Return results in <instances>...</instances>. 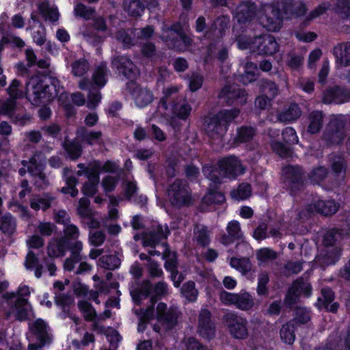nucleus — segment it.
Masks as SVG:
<instances>
[{
    "label": "nucleus",
    "mask_w": 350,
    "mask_h": 350,
    "mask_svg": "<svg viewBox=\"0 0 350 350\" xmlns=\"http://www.w3.org/2000/svg\"><path fill=\"white\" fill-rule=\"evenodd\" d=\"M237 107L223 109L212 116L207 117L204 122L208 135L213 138L222 137L229 129L230 123L240 114Z\"/></svg>",
    "instance_id": "1"
},
{
    "label": "nucleus",
    "mask_w": 350,
    "mask_h": 350,
    "mask_svg": "<svg viewBox=\"0 0 350 350\" xmlns=\"http://www.w3.org/2000/svg\"><path fill=\"white\" fill-rule=\"evenodd\" d=\"M179 18L183 23L176 21L167 27V30L176 34V36L167 37L166 41L169 42L172 49L183 51L192 46L193 40L191 36L187 34L184 30V25L188 22L187 15L180 14Z\"/></svg>",
    "instance_id": "2"
},
{
    "label": "nucleus",
    "mask_w": 350,
    "mask_h": 350,
    "mask_svg": "<svg viewBox=\"0 0 350 350\" xmlns=\"http://www.w3.org/2000/svg\"><path fill=\"white\" fill-rule=\"evenodd\" d=\"M347 120L342 115L332 118L323 133V139L328 146L343 144L346 137Z\"/></svg>",
    "instance_id": "3"
},
{
    "label": "nucleus",
    "mask_w": 350,
    "mask_h": 350,
    "mask_svg": "<svg viewBox=\"0 0 350 350\" xmlns=\"http://www.w3.org/2000/svg\"><path fill=\"white\" fill-rule=\"evenodd\" d=\"M167 195L172 205L178 208L189 206L193 202L189 187L182 179H176L169 186Z\"/></svg>",
    "instance_id": "4"
},
{
    "label": "nucleus",
    "mask_w": 350,
    "mask_h": 350,
    "mask_svg": "<svg viewBox=\"0 0 350 350\" xmlns=\"http://www.w3.org/2000/svg\"><path fill=\"white\" fill-rule=\"evenodd\" d=\"M224 321L231 337L237 340H245L249 336L247 320L234 312L224 316Z\"/></svg>",
    "instance_id": "5"
},
{
    "label": "nucleus",
    "mask_w": 350,
    "mask_h": 350,
    "mask_svg": "<svg viewBox=\"0 0 350 350\" xmlns=\"http://www.w3.org/2000/svg\"><path fill=\"white\" fill-rule=\"evenodd\" d=\"M286 185L292 196L302 191L305 185V172L299 165H287L283 168Z\"/></svg>",
    "instance_id": "6"
},
{
    "label": "nucleus",
    "mask_w": 350,
    "mask_h": 350,
    "mask_svg": "<svg viewBox=\"0 0 350 350\" xmlns=\"http://www.w3.org/2000/svg\"><path fill=\"white\" fill-rule=\"evenodd\" d=\"M111 66L120 77H124L131 81L135 80L138 70L131 59L124 55H117L112 58Z\"/></svg>",
    "instance_id": "7"
},
{
    "label": "nucleus",
    "mask_w": 350,
    "mask_h": 350,
    "mask_svg": "<svg viewBox=\"0 0 350 350\" xmlns=\"http://www.w3.org/2000/svg\"><path fill=\"white\" fill-rule=\"evenodd\" d=\"M247 92L245 89L234 85H225L219 91L218 98L228 106L243 105L247 103Z\"/></svg>",
    "instance_id": "8"
},
{
    "label": "nucleus",
    "mask_w": 350,
    "mask_h": 350,
    "mask_svg": "<svg viewBox=\"0 0 350 350\" xmlns=\"http://www.w3.org/2000/svg\"><path fill=\"white\" fill-rule=\"evenodd\" d=\"M220 299L225 305H234L241 310H249L254 306V300L250 293L246 291L240 293H232L223 291L220 293Z\"/></svg>",
    "instance_id": "9"
},
{
    "label": "nucleus",
    "mask_w": 350,
    "mask_h": 350,
    "mask_svg": "<svg viewBox=\"0 0 350 350\" xmlns=\"http://www.w3.org/2000/svg\"><path fill=\"white\" fill-rule=\"evenodd\" d=\"M218 167L223 176L229 178L235 179L245 172V168L240 159L234 155H230L219 159Z\"/></svg>",
    "instance_id": "10"
},
{
    "label": "nucleus",
    "mask_w": 350,
    "mask_h": 350,
    "mask_svg": "<svg viewBox=\"0 0 350 350\" xmlns=\"http://www.w3.org/2000/svg\"><path fill=\"white\" fill-rule=\"evenodd\" d=\"M323 102L325 104H343L350 99V92L340 85L327 88L323 92Z\"/></svg>",
    "instance_id": "11"
},
{
    "label": "nucleus",
    "mask_w": 350,
    "mask_h": 350,
    "mask_svg": "<svg viewBox=\"0 0 350 350\" xmlns=\"http://www.w3.org/2000/svg\"><path fill=\"white\" fill-rule=\"evenodd\" d=\"M198 333L205 340H212L216 335V327L211 320V312L208 309H203L198 317Z\"/></svg>",
    "instance_id": "12"
},
{
    "label": "nucleus",
    "mask_w": 350,
    "mask_h": 350,
    "mask_svg": "<svg viewBox=\"0 0 350 350\" xmlns=\"http://www.w3.org/2000/svg\"><path fill=\"white\" fill-rule=\"evenodd\" d=\"M254 48L258 53L264 55H273L279 50V44L275 38L270 34H262L254 38Z\"/></svg>",
    "instance_id": "13"
},
{
    "label": "nucleus",
    "mask_w": 350,
    "mask_h": 350,
    "mask_svg": "<svg viewBox=\"0 0 350 350\" xmlns=\"http://www.w3.org/2000/svg\"><path fill=\"white\" fill-rule=\"evenodd\" d=\"M284 16L278 4H271L267 8L264 27L269 31H278L282 27Z\"/></svg>",
    "instance_id": "14"
},
{
    "label": "nucleus",
    "mask_w": 350,
    "mask_h": 350,
    "mask_svg": "<svg viewBox=\"0 0 350 350\" xmlns=\"http://www.w3.org/2000/svg\"><path fill=\"white\" fill-rule=\"evenodd\" d=\"M227 234L223 233L219 238V242L223 245L227 247L235 241L243 239V233L241 230L239 221L237 220H231L226 226Z\"/></svg>",
    "instance_id": "15"
},
{
    "label": "nucleus",
    "mask_w": 350,
    "mask_h": 350,
    "mask_svg": "<svg viewBox=\"0 0 350 350\" xmlns=\"http://www.w3.org/2000/svg\"><path fill=\"white\" fill-rule=\"evenodd\" d=\"M29 84L32 85L33 100L36 104L41 102L42 99L51 96L49 92L50 85L42 77L38 76L31 77L27 85Z\"/></svg>",
    "instance_id": "16"
},
{
    "label": "nucleus",
    "mask_w": 350,
    "mask_h": 350,
    "mask_svg": "<svg viewBox=\"0 0 350 350\" xmlns=\"http://www.w3.org/2000/svg\"><path fill=\"white\" fill-rule=\"evenodd\" d=\"M230 19L227 16H219L210 25L206 31V38L216 40L222 38L229 27Z\"/></svg>",
    "instance_id": "17"
},
{
    "label": "nucleus",
    "mask_w": 350,
    "mask_h": 350,
    "mask_svg": "<svg viewBox=\"0 0 350 350\" xmlns=\"http://www.w3.org/2000/svg\"><path fill=\"white\" fill-rule=\"evenodd\" d=\"M256 16V5L254 3L245 2L238 5L234 20L241 25L250 24Z\"/></svg>",
    "instance_id": "18"
},
{
    "label": "nucleus",
    "mask_w": 350,
    "mask_h": 350,
    "mask_svg": "<svg viewBox=\"0 0 350 350\" xmlns=\"http://www.w3.org/2000/svg\"><path fill=\"white\" fill-rule=\"evenodd\" d=\"M69 246L68 237L52 238L48 243L47 254L51 258L62 257L66 254Z\"/></svg>",
    "instance_id": "19"
},
{
    "label": "nucleus",
    "mask_w": 350,
    "mask_h": 350,
    "mask_svg": "<svg viewBox=\"0 0 350 350\" xmlns=\"http://www.w3.org/2000/svg\"><path fill=\"white\" fill-rule=\"evenodd\" d=\"M192 111L191 105L185 99L175 100L173 99L171 105L172 114L178 119L186 121Z\"/></svg>",
    "instance_id": "20"
},
{
    "label": "nucleus",
    "mask_w": 350,
    "mask_h": 350,
    "mask_svg": "<svg viewBox=\"0 0 350 350\" xmlns=\"http://www.w3.org/2000/svg\"><path fill=\"white\" fill-rule=\"evenodd\" d=\"M336 62L343 66H350V42L338 43L333 49Z\"/></svg>",
    "instance_id": "21"
},
{
    "label": "nucleus",
    "mask_w": 350,
    "mask_h": 350,
    "mask_svg": "<svg viewBox=\"0 0 350 350\" xmlns=\"http://www.w3.org/2000/svg\"><path fill=\"white\" fill-rule=\"evenodd\" d=\"M47 325L42 319H36L30 326L29 330L37 341H42V345H46L49 339L47 333Z\"/></svg>",
    "instance_id": "22"
},
{
    "label": "nucleus",
    "mask_w": 350,
    "mask_h": 350,
    "mask_svg": "<svg viewBox=\"0 0 350 350\" xmlns=\"http://www.w3.org/2000/svg\"><path fill=\"white\" fill-rule=\"evenodd\" d=\"M16 219L10 213H0V231L4 234L13 235L16 230Z\"/></svg>",
    "instance_id": "23"
},
{
    "label": "nucleus",
    "mask_w": 350,
    "mask_h": 350,
    "mask_svg": "<svg viewBox=\"0 0 350 350\" xmlns=\"http://www.w3.org/2000/svg\"><path fill=\"white\" fill-rule=\"evenodd\" d=\"M108 72L109 70L106 62H101L96 67L92 74V81L93 84L99 89L104 88L108 81Z\"/></svg>",
    "instance_id": "24"
},
{
    "label": "nucleus",
    "mask_w": 350,
    "mask_h": 350,
    "mask_svg": "<svg viewBox=\"0 0 350 350\" xmlns=\"http://www.w3.org/2000/svg\"><path fill=\"white\" fill-rule=\"evenodd\" d=\"M324 113L321 111L314 110L309 113L307 131L310 134L319 133L323 127Z\"/></svg>",
    "instance_id": "25"
},
{
    "label": "nucleus",
    "mask_w": 350,
    "mask_h": 350,
    "mask_svg": "<svg viewBox=\"0 0 350 350\" xmlns=\"http://www.w3.org/2000/svg\"><path fill=\"white\" fill-rule=\"evenodd\" d=\"M122 6L130 16L135 18L142 16L145 11V5L141 0H124Z\"/></svg>",
    "instance_id": "26"
},
{
    "label": "nucleus",
    "mask_w": 350,
    "mask_h": 350,
    "mask_svg": "<svg viewBox=\"0 0 350 350\" xmlns=\"http://www.w3.org/2000/svg\"><path fill=\"white\" fill-rule=\"evenodd\" d=\"M315 211L325 216H331L336 213L338 204L333 200H318L314 204Z\"/></svg>",
    "instance_id": "27"
},
{
    "label": "nucleus",
    "mask_w": 350,
    "mask_h": 350,
    "mask_svg": "<svg viewBox=\"0 0 350 350\" xmlns=\"http://www.w3.org/2000/svg\"><path fill=\"white\" fill-rule=\"evenodd\" d=\"M53 198L48 193H44L42 196H36L30 200V207L38 211L42 209L46 211L51 206Z\"/></svg>",
    "instance_id": "28"
},
{
    "label": "nucleus",
    "mask_w": 350,
    "mask_h": 350,
    "mask_svg": "<svg viewBox=\"0 0 350 350\" xmlns=\"http://www.w3.org/2000/svg\"><path fill=\"white\" fill-rule=\"evenodd\" d=\"M63 148L66 151L68 157L72 161H76L82 154L83 148L81 144L76 139L69 141L66 139L63 143Z\"/></svg>",
    "instance_id": "29"
},
{
    "label": "nucleus",
    "mask_w": 350,
    "mask_h": 350,
    "mask_svg": "<svg viewBox=\"0 0 350 350\" xmlns=\"http://www.w3.org/2000/svg\"><path fill=\"white\" fill-rule=\"evenodd\" d=\"M102 132L90 131L85 126H81L77 130V135L81 138V141L89 146H92L97 143L102 137Z\"/></svg>",
    "instance_id": "30"
},
{
    "label": "nucleus",
    "mask_w": 350,
    "mask_h": 350,
    "mask_svg": "<svg viewBox=\"0 0 350 350\" xmlns=\"http://www.w3.org/2000/svg\"><path fill=\"white\" fill-rule=\"evenodd\" d=\"M259 75L257 65L254 62H247L245 66V71L239 77V81L244 85L256 81Z\"/></svg>",
    "instance_id": "31"
},
{
    "label": "nucleus",
    "mask_w": 350,
    "mask_h": 350,
    "mask_svg": "<svg viewBox=\"0 0 350 350\" xmlns=\"http://www.w3.org/2000/svg\"><path fill=\"white\" fill-rule=\"evenodd\" d=\"M195 239L198 245L202 247H206L211 243L210 232L207 226L204 225H196L193 228Z\"/></svg>",
    "instance_id": "32"
},
{
    "label": "nucleus",
    "mask_w": 350,
    "mask_h": 350,
    "mask_svg": "<svg viewBox=\"0 0 350 350\" xmlns=\"http://www.w3.org/2000/svg\"><path fill=\"white\" fill-rule=\"evenodd\" d=\"M256 130L251 126H241L237 128L236 137L234 138L235 144H243L251 141L255 135Z\"/></svg>",
    "instance_id": "33"
},
{
    "label": "nucleus",
    "mask_w": 350,
    "mask_h": 350,
    "mask_svg": "<svg viewBox=\"0 0 350 350\" xmlns=\"http://www.w3.org/2000/svg\"><path fill=\"white\" fill-rule=\"evenodd\" d=\"M330 162V168L334 176H339L341 174H345L347 163L342 156L334 155L331 157Z\"/></svg>",
    "instance_id": "34"
},
{
    "label": "nucleus",
    "mask_w": 350,
    "mask_h": 350,
    "mask_svg": "<svg viewBox=\"0 0 350 350\" xmlns=\"http://www.w3.org/2000/svg\"><path fill=\"white\" fill-rule=\"evenodd\" d=\"M121 264L120 258L113 254L103 255L99 257L98 265L101 268L107 270H115L118 269Z\"/></svg>",
    "instance_id": "35"
},
{
    "label": "nucleus",
    "mask_w": 350,
    "mask_h": 350,
    "mask_svg": "<svg viewBox=\"0 0 350 350\" xmlns=\"http://www.w3.org/2000/svg\"><path fill=\"white\" fill-rule=\"evenodd\" d=\"M77 306L86 321L92 322L96 319V311L91 303L86 300H81L78 301Z\"/></svg>",
    "instance_id": "36"
},
{
    "label": "nucleus",
    "mask_w": 350,
    "mask_h": 350,
    "mask_svg": "<svg viewBox=\"0 0 350 350\" xmlns=\"http://www.w3.org/2000/svg\"><path fill=\"white\" fill-rule=\"evenodd\" d=\"M301 114V111L295 103H291L287 109L282 112L279 116L281 121L291 122L298 119Z\"/></svg>",
    "instance_id": "37"
},
{
    "label": "nucleus",
    "mask_w": 350,
    "mask_h": 350,
    "mask_svg": "<svg viewBox=\"0 0 350 350\" xmlns=\"http://www.w3.org/2000/svg\"><path fill=\"white\" fill-rule=\"evenodd\" d=\"M181 293L188 301L195 302L198 299L199 293L196 288V283L192 280H189L183 284Z\"/></svg>",
    "instance_id": "38"
},
{
    "label": "nucleus",
    "mask_w": 350,
    "mask_h": 350,
    "mask_svg": "<svg viewBox=\"0 0 350 350\" xmlns=\"http://www.w3.org/2000/svg\"><path fill=\"white\" fill-rule=\"evenodd\" d=\"M282 341L287 345H293L295 340V325L291 322L284 324L280 331Z\"/></svg>",
    "instance_id": "39"
},
{
    "label": "nucleus",
    "mask_w": 350,
    "mask_h": 350,
    "mask_svg": "<svg viewBox=\"0 0 350 350\" xmlns=\"http://www.w3.org/2000/svg\"><path fill=\"white\" fill-rule=\"evenodd\" d=\"M291 286L299 296L303 295L305 297H310L312 295V288L311 284L306 283L301 278L294 280Z\"/></svg>",
    "instance_id": "40"
},
{
    "label": "nucleus",
    "mask_w": 350,
    "mask_h": 350,
    "mask_svg": "<svg viewBox=\"0 0 350 350\" xmlns=\"http://www.w3.org/2000/svg\"><path fill=\"white\" fill-rule=\"evenodd\" d=\"M252 193L251 185L247 183H242L239 185L236 190L231 191V197L238 200H245L251 196Z\"/></svg>",
    "instance_id": "41"
},
{
    "label": "nucleus",
    "mask_w": 350,
    "mask_h": 350,
    "mask_svg": "<svg viewBox=\"0 0 350 350\" xmlns=\"http://www.w3.org/2000/svg\"><path fill=\"white\" fill-rule=\"evenodd\" d=\"M328 175V170L324 166L314 167L308 174V178L313 185L320 184Z\"/></svg>",
    "instance_id": "42"
},
{
    "label": "nucleus",
    "mask_w": 350,
    "mask_h": 350,
    "mask_svg": "<svg viewBox=\"0 0 350 350\" xmlns=\"http://www.w3.org/2000/svg\"><path fill=\"white\" fill-rule=\"evenodd\" d=\"M269 280V276L267 272L263 271L258 274L256 288V293L258 296L267 297L269 295V290L267 285Z\"/></svg>",
    "instance_id": "43"
},
{
    "label": "nucleus",
    "mask_w": 350,
    "mask_h": 350,
    "mask_svg": "<svg viewBox=\"0 0 350 350\" xmlns=\"http://www.w3.org/2000/svg\"><path fill=\"white\" fill-rule=\"evenodd\" d=\"M271 147L273 151L282 159H288L292 157V148L281 142H272Z\"/></svg>",
    "instance_id": "44"
},
{
    "label": "nucleus",
    "mask_w": 350,
    "mask_h": 350,
    "mask_svg": "<svg viewBox=\"0 0 350 350\" xmlns=\"http://www.w3.org/2000/svg\"><path fill=\"white\" fill-rule=\"evenodd\" d=\"M154 98L152 92L148 89H142L135 98V104L140 108L145 107L150 104Z\"/></svg>",
    "instance_id": "45"
},
{
    "label": "nucleus",
    "mask_w": 350,
    "mask_h": 350,
    "mask_svg": "<svg viewBox=\"0 0 350 350\" xmlns=\"http://www.w3.org/2000/svg\"><path fill=\"white\" fill-rule=\"evenodd\" d=\"M260 88L263 94L269 97V100H273L278 94V85L269 79H263L261 81Z\"/></svg>",
    "instance_id": "46"
},
{
    "label": "nucleus",
    "mask_w": 350,
    "mask_h": 350,
    "mask_svg": "<svg viewBox=\"0 0 350 350\" xmlns=\"http://www.w3.org/2000/svg\"><path fill=\"white\" fill-rule=\"evenodd\" d=\"M79 183L78 178L75 176H69L66 178V186L62 187L61 192L63 194H70L75 198L78 195L79 191L77 189V185Z\"/></svg>",
    "instance_id": "47"
},
{
    "label": "nucleus",
    "mask_w": 350,
    "mask_h": 350,
    "mask_svg": "<svg viewBox=\"0 0 350 350\" xmlns=\"http://www.w3.org/2000/svg\"><path fill=\"white\" fill-rule=\"evenodd\" d=\"M311 319L309 310L306 307L299 308L295 310L292 323L295 326L305 325Z\"/></svg>",
    "instance_id": "48"
},
{
    "label": "nucleus",
    "mask_w": 350,
    "mask_h": 350,
    "mask_svg": "<svg viewBox=\"0 0 350 350\" xmlns=\"http://www.w3.org/2000/svg\"><path fill=\"white\" fill-rule=\"evenodd\" d=\"M101 172V165L99 162H96L92 167H85L84 174L89 183H93L98 185L100 181V173Z\"/></svg>",
    "instance_id": "49"
},
{
    "label": "nucleus",
    "mask_w": 350,
    "mask_h": 350,
    "mask_svg": "<svg viewBox=\"0 0 350 350\" xmlns=\"http://www.w3.org/2000/svg\"><path fill=\"white\" fill-rule=\"evenodd\" d=\"M170 255L171 252L169 249H166L163 254V257L165 259L164 268L167 272L178 270V267L176 253L173 252L172 258H170Z\"/></svg>",
    "instance_id": "50"
},
{
    "label": "nucleus",
    "mask_w": 350,
    "mask_h": 350,
    "mask_svg": "<svg viewBox=\"0 0 350 350\" xmlns=\"http://www.w3.org/2000/svg\"><path fill=\"white\" fill-rule=\"evenodd\" d=\"M342 250L335 247L325 252L323 254V259L327 265H334L340 260Z\"/></svg>",
    "instance_id": "51"
},
{
    "label": "nucleus",
    "mask_w": 350,
    "mask_h": 350,
    "mask_svg": "<svg viewBox=\"0 0 350 350\" xmlns=\"http://www.w3.org/2000/svg\"><path fill=\"white\" fill-rule=\"evenodd\" d=\"M178 88L176 86H170L163 90V95L160 98L159 105L164 109L167 110L169 108V100L174 94H176Z\"/></svg>",
    "instance_id": "52"
},
{
    "label": "nucleus",
    "mask_w": 350,
    "mask_h": 350,
    "mask_svg": "<svg viewBox=\"0 0 350 350\" xmlns=\"http://www.w3.org/2000/svg\"><path fill=\"white\" fill-rule=\"evenodd\" d=\"M72 73L77 77L84 75L88 70V63L85 59H79L71 64Z\"/></svg>",
    "instance_id": "53"
},
{
    "label": "nucleus",
    "mask_w": 350,
    "mask_h": 350,
    "mask_svg": "<svg viewBox=\"0 0 350 350\" xmlns=\"http://www.w3.org/2000/svg\"><path fill=\"white\" fill-rule=\"evenodd\" d=\"M16 99L14 97L8 98L0 106V113L10 117L16 111Z\"/></svg>",
    "instance_id": "54"
},
{
    "label": "nucleus",
    "mask_w": 350,
    "mask_h": 350,
    "mask_svg": "<svg viewBox=\"0 0 350 350\" xmlns=\"http://www.w3.org/2000/svg\"><path fill=\"white\" fill-rule=\"evenodd\" d=\"M178 318L177 312L174 310L170 309L167 312H164L160 322L166 325L169 329H172L177 325Z\"/></svg>",
    "instance_id": "55"
},
{
    "label": "nucleus",
    "mask_w": 350,
    "mask_h": 350,
    "mask_svg": "<svg viewBox=\"0 0 350 350\" xmlns=\"http://www.w3.org/2000/svg\"><path fill=\"white\" fill-rule=\"evenodd\" d=\"M321 297L318 298V301H322L323 306L325 309H327L328 306L334 301L335 299V293L329 287L323 288L321 291Z\"/></svg>",
    "instance_id": "56"
},
{
    "label": "nucleus",
    "mask_w": 350,
    "mask_h": 350,
    "mask_svg": "<svg viewBox=\"0 0 350 350\" xmlns=\"http://www.w3.org/2000/svg\"><path fill=\"white\" fill-rule=\"evenodd\" d=\"M273 4H278L282 16L286 18L293 16V12L295 5V0H282L280 3H273Z\"/></svg>",
    "instance_id": "57"
},
{
    "label": "nucleus",
    "mask_w": 350,
    "mask_h": 350,
    "mask_svg": "<svg viewBox=\"0 0 350 350\" xmlns=\"http://www.w3.org/2000/svg\"><path fill=\"white\" fill-rule=\"evenodd\" d=\"M282 139L285 144L293 145L297 144L299 139L295 130L293 127H286L282 132Z\"/></svg>",
    "instance_id": "58"
},
{
    "label": "nucleus",
    "mask_w": 350,
    "mask_h": 350,
    "mask_svg": "<svg viewBox=\"0 0 350 350\" xmlns=\"http://www.w3.org/2000/svg\"><path fill=\"white\" fill-rule=\"evenodd\" d=\"M204 83V77L198 72H193L189 79V88L191 92L200 89Z\"/></svg>",
    "instance_id": "59"
},
{
    "label": "nucleus",
    "mask_w": 350,
    "mask_h": 350,
    "mask_svg": "<svg viewBox=\"0 0 350 350\" xmlns=\"http://www.w3.org/2000/svg\"><path fill=\"white\" fill-rule=\"evenodd\" d=\"M120 180V177L117 176H106L103 178L102 180V186L104 191L106 193H111L113 191L118 184Z\"/></svg>",
    "instance_id": "60"
},
{
    "label": "nucleus",
    "mask_w": 350,
    "mask_h": 350,
    "mask_svg": "<svg viewBox=\"0 0 350 350\" xmlns=\"http://www.w3.org/2000/svg\"><path fill=\"white\" fill-rule=\"evenodd\" d=\"M340 234V230L333 228L325 232L323 237V243L325 247L333 246L336 241V235Z\"/></svg>",
    "instance_id": "61"
},
{
    "label": "nucleus",
    "mask_w": 350,
    "mask_h": 350,
    "mask_svg": "<svg viewBox=\"0 0 350 350\" xmlns=\"http://www.w3.org/2000/svg\"><path fill=\"white\" fill-rule=\"evenodd\" d=\"M160 241V238H158L157 234L152 231L143 234L142 244L144 247L155 248Z\"/></svg>",
    "instance_id": "62"
},
{
    "label": "nucleus",
    "mask_w": 350,
    "mask_h": 350,
    "mask_svg": "<svg viewBox=\"0 0 350 350\" xmlns=\"http://www.w3.org/2000/svg\"><path fill=\"white\" fill-rule=\"evenodd\" d=\"M186 350H211L205 345L200 342L196 338L190 336L185 342Z\"/></svg>",
    "instance_id": "63"
},
{
    "label": "nucleus",
    "mask_w": 350,
    "mask_h": 350,
    "mask_svg": "<svg viewBox=\"0 0 350 350\" xmlns=\"http://www.w3.org/2000/svg\"><path fill=\"white\" fill-rule=\"evenodd\" d=\"M337 12L345 18H350V0H336Z\"/></svg>",
    "instance_id": "64"
}]
</instances>
